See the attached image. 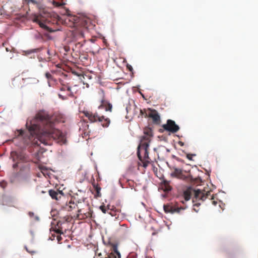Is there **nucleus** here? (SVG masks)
<instances>
[{"instance_id":"f257e3e1","label":"nucleus","mask_w":258,"mask_h":258,"mask_svg":"<svg viewBox=\"0 0 258 258\" xmlns=\"http://www.w3.org/2000/svg\"><path fill=\"white\" fill-rule=\"evenodd\" d=\"M61 114L50 115L44 110L39 111L34 118L36 123H33V146L39 145L37 141L45 145H50L52 140L62 142L64 136L62 133L54 127V121H61Z\"/></svg>"},{"instance_id":"f03ea898","label":"nucleus","mask_w":258,"mask_h":258,"mask_svg":"<svg viewBox=\"0 0 258 258\" xmlns=\"http://www.w3.org/2000/svg\"><path fill=\"white\" fill-rule=\"evenodd\" d=\"M152 137V130L150 128H145L144 135L141 137L140 143L138 147L137 155L144 168H146L150 162L149 157V146Z\"/></svg>"},{"instance_id":"7ed1b4c3","label":"nucleus","mask_w":258,"mask_h":258,"mask_svg":"<svg viewBox=\"0 0 258 258\" xmlns=\"http://www.w3.org/2000/svg\"><path fill=\"white\" fill-rule=\"evenodd\" d=\"M11 158L14 162H18L13 165V168H16L18 166V164L22 163L21 166L20 171L22 173H29L30 172L32 156L28 154L24 151L16 152L12 151L11 153Z\"/></svg>"},{"instance_id":"20e7f679","label":"nucleus","mask_w":258,"mask_h":258,"mask_svg":"<svg viewBox=\"0 0 258 258\" xmlns=\"http://www.w3.org/2000/svg\"><path fill=\"white\" fill-rule=\"evenodd\" d=\"M81 199H79L78 195L74 196H65L62 197L61 201L58 202V205L61 210L70 212L76 209L78 203H81Z\"/></svg>"},{"instance_id":"39448f33","label":"nucleus","mask_w":258,"mask_h":258,"mask_svg":"<svg viewBox=\"0 0 258 258\" xmlns=\"http://www.w3.org/2000/svg\"><path fill=\"white\" fill-rule=\"evenodd\" d=\"M192 194L194 195V198L196 200H200L202 201H205L209 195V194H205L200 189L195 190L191 187H188L183 191V196L184 200H189Z\"/></svg>"},{"instance_id":"423d86ee","label":"nucleus","mask_w":258,"mask_h":258,"mask_svg":"<svg viewBox=\"0 0 258 258\" xmlns=\"http://www.w3.org/2000/svg\"><path fill=\"white\" fill-rule=\"evenodd\" d=\"M81 199V203H78L76 208L78 209L76 218L78 219H85L91 217L92 213L89 205L85 203V199L83 198Z\"/></svg>"},{"instance_id":"0eeeda50","label":"nucleus","mask_w":258,"mask_h":258,"mask_svg":"<svg viewBox=\"0 0 258 258\" xmlns=\"http://www.w3.org/2000/svg\"><path fill=\"white\" fill-rule=\"evenodd\" d=\"M48 16V15L46 13L33 15V22L37 24L42 29L47 31L52 32V31L47 25L49 22L47 19Z\"/></svg>"},{"instance_id":"6e6552de","label":"nucleus","mask_w":258,"mask_h":258,"mask_svg":"<svg viewBox=\"0 0 258 258\" xmlns=\"http://www.w3.org/2000/svg\"><path fill=\"white\" fill-rule=\"evenodd\" d=\"M162 127L163 128V130H159V131L161 133H163L164 130H166L169 132L175 133L179 130L178 125L175 123L174 121L171 119H168L167 120V123L163 124Z\"/></svg>"},{"instance_id":"1a4fd4ad","label":"nucleus","mask_w":258,"mask_h":258,"mask_svg":"<svg viewBox=\"0 0 258 258\" xmlns=\"http://www.w3.org/2000/svg\"><path fill=\"white\" fill-rule=\"evenodd\" d=\"M70 21H73L76 27H82L86 28L89 22V20L86 18L73 16Z\"/></svg>"},{"instance_id":"9d476101","label":"nucleus","mask_w":258,"mask_h":258,"mask_svg":"<svg viewBox=\"0 0 258 258\" xmlns=\"http://www.w3.org/2000/svg\"><path fill=\"white\" fill-rule=\"evenodd\" d=\"M172 172L171 173V176L173 177L182 179L183 180H186L188 179L187 176L184 175L183 173L182 169L176 168L175 167H170Z\"/></svg>"},{"instance_id":"9b49d317","label":"nucleus","mask_w":258,"mask_h":258,"mask_svg":"<svg viewBox=\"0 0 258 258\" xmlns=\"http://www.w3.org/2000/svg\"><path fill=\"white\" fill-rule=\"evenodd\" d=\"M83 114L87 117L90 122H95L104 120L103 116H99L97 113H93L88 111H84Z\"/></svg>"},{"instance_id":"f8f14e48","label":"nucleus","mask_w":258,"mask_h":258,"mask_svg":"<svg viewBox=\"0 0 258 258\" xmlns=\"http://www.w3.org/2000/svg\"><path fill=\"white\" fill-rule=\"evenodd\" d=\"M164 210L165 213H170L171 214L177 213H180L181 211L184 210L186 207H177L175 205H164Z\"/></svg>"},{"instance_id":"ddd939ff","label":"nucleus","mask_w":258,"mask_h":258,"mask_svg":"<svg viewBox=\"0 0 258 258\" xmlns=\"http://www.w3.org/2000/svg\"><path fill=\"white\" fill-rule=\"evenodd\" d=\"M48 193L51 198L52 199L55 200L57 203L61 201L62 197H64L66 196L61 191L58 189H50L48 191Z\"/></svg>"},{"instance_id":"4468645a","label":"nucleus","mask_w":258,"mask_h":258,"mask_svg":"<svg viewBox=\"0 0 258 258\" xmlns=\"http://www.w3.org/2000/svg\"><path fill=\"white\" fill-rule=\"evenodd\" d=\"M121 255L117 249V246L113 244L112 245V249L110 253L106 254L104 258H120Z\"/></svg>"},{"instance_id":"2eb2a0df","label":"nucleus","mask_w":258,"mask_h":258,"mask_svg":"<svg viewBox=\"0 0 258 258\" xmlns=\"http://www.w3.org/2000/svg\"><path fill=\"white\" fill-rule=\"evenodd\" d=\"M148 116L151 118L154 124H159L161 122L160 117L156 110H151Z\"/></svg>"},{"instance_id":"dca6fc26","label":"nucleus","mask_w":258,"mask_h":258,"mask_svg":"<svg viewBox=\"0 0 258 258\" xmlns=\"http://www.w3.org/2000/svg\"><path fill=\"white\" fill-rule=\"evenodd\" d=\"M101 102V104L99 107V108H103L106 111L111 112L112 106L109 101L103 99Z\"/></svg>"},{"instance_id":"f3484780","label":"nucleus","mask_w":258,"mask_h":258,"mask_svg":"<svg viewBox=\"0 0 258 258\" xmlns=\"http://www.w3.org/2000/svg\"><path fill=\"white\" fill-rule=\"evenodd\" d=\"M161 188L165 191H169L172 189V187L170 185V181L164 180L161 184Z\"/></svg>"},{"instance_id":"a211bd4d","label":"nucleus","mask_w":258,"mask_h":258,"mask_svg":"<svg viewBox=\"0 0 258 258\" xmlns=\"http://www.w3.org/2000/svg\"><path fill=\"white\" fill-rule=\"evenodd\" d=\"M119 211L117 210L113 206L108 205L107 213L110 214L111 216H115L117 215Z\"/></svg>"},{"instance_id":"6ab92c4d","label":"nucleus","mask_w":258,"mask_h":258,"mask_svg":"<svg viewBox=\"0 0 258 258\" xmlns=\"http://www.w3.org/2000/svg\"><path fill=\"white\" fill-rule=\"evenodd\" d=\"M26 126L30 134V136L29 137L28 139L29 141H30V136H32V120L31 119H29L27 121L26 123Z\"/></svg>"},{"instance_id":"aec40b11","label":"nucleus","mask_w":258,"mask_h":258,"mask_svg":"<svg viewBox=\"0 0 258 258\" xmlns=\"http://www.w3.org/2000/svg\"><path fill=\"white\" fill-rule=\"evenodd\" d=\"M73 93L71 91V88H70V91H67V93L65 96H63L60 94H58V97L62 100H66L68 98V97H73Z\"/></svg>"},{"instance_id":"412c9836","label":"nucleus","mask_w":258,"mask_h":258,"mask_svg":"<svg viewBox=\"0 0 258 258\" xmlns=\"http://www.w3.org/2000/svg\"><path fill=\"white\" fill-rule=\"evenodd\" d=\"M104 120H102V121H99V122H101V125H102V126L103 127H107L109 123H110V120L109 118H105L103 116V119Z\"/></svg>"},{"instance_id":"4be33fe9","label":"nucleus","mask_w":258,"mask_h":258,"mask_svg":"<svg viewBox=\"0 0 258 258\" xmlns=\"http://www.w3.org/2000/svg\"><path fill=\"white\" fill-rule=\"evenodd\" d=\"M29 3H32V0H24L23 2V7L24 9H28V10L30 11V9L29 7Z\"/></svg>"},{"instance_id":"5701e85b","label":"nucleus","mask_w":258,"mask_h":258,"mask_svg":"<svg viewBox=\"0 0 258 258\" xmlns=\"http://www.w3.org/2000/svg\"><path fill=\"white\" fill-rule=\"evenodd\" d=\"M35 166L40 170L41 173L44 175V172L47 171V168L45 166L42 165H38L37 164H35Z\"/></svg>"},{"instance_id":"b1692460","label":"nucleus","mask_w":258,"mask_h":258,"mask_svg":"<svg viewBox=\"0 0 258 258\" xmlns=\"http://www.w3.org/2000/svg\"><path fill=\"white\" fill-rule=\"evenodd\" d=\"M26 81V79H22V80H20L19 78H15L13 80V84L14 86H17L18 84L21 82H23V83H25Z\"/></svg>"},{"instance_id":"393cba45","label":"nucleus","mask_w":258,"mask_h":258,"mask_svg":"<svg viewBox=\"0 0 258 258\" xmlns=\"http://www.w3.org/2000/svg\"><path fill=\"white\" fill-rule=\"evenodd\" d=\"M207 193L209 194V195H208V197L206 199L209 198V199H210L211 200V202H212V204L216 206L217 205V202L214 200L213 196H211V192L210 191H208Z\"/></svg>"},{"instance_id":"a878e982","label":"nucleus","mask_w":258,"mask_h":258,"mask_svg":"<svg viewBox=\"0 0 258 258\" xmlns=\"http://www.w3.org/2000/svg\"><path fill=\"white\" fill-rule=\"evenodd\" d=\"M52 3L53 5L56 7H62L63 5H64V3H60L57 2L53 0L52 1Z\"/></svg>"},{"instance_id":"bb28decb","label":"nucleus","mask_w":258,"mask_h":258,"mask_svg":"<svg viewBox=\"0 0 258 258\" xmlns=\"http://www.w3.org/2000/svg\"><path fill=\"white\" fill-rule=\"evenodd\" d=\"M95 190L96 192L97 196L99 197H101V193H100L101 187L98 186H96L95 187Z\"/></svg>"},{"instance_id":"cd10ccee","label":"nucleus","mask_w":258,"mask_h":258,"mask_svg":"<svg viewBox=\"0 0 258 258\" xmlns=\"http://www.w3.org/2000/svg\"><path fill=\"white\" fill-rule=\"evenodd\" d=\"M100 209L101 210V211L104 213H107V210H108V206L107 207H106L105 206L102 205L100 207Z\"/></svg>"},{"instance_id":"c85d7f7f","label":"nucleus","mask_w":258,"mask_h":258,"mask_svg":"<svg viewBox=\"0 0 258 258\" xmlns=\"http://www.w3.org/2000/svg\"><path fill=\"white\" fill-rule=\"evenodd\" d=\"M70 87L68 86H63L60 88V91H70Z\"/></svg>"},{"instance_id":"c756f323","label":"nucleus","mask_w":258,"mask_h":258,"mask_svg":"<svg viewBox=\"0 0 258 258\" xmlns=\"http://www.w3.org/2000/svg\"><path fill=\"white\" fill-rule=\"evenodd\" d=\"M32 51L31 50H27V51L23 50V54L27 56V55H29V54H31L32 53Z\"/></svg>"},{"instance_id":"7c9ffc66","label":"nucleus","mask_w":258,"mask_h":258,"mask_svg":"<svg viewBox=\"0 0 258 258\" xmlns=\"http://www.w3.org/2000/svg\"><path fill=\"white\" fill-rule=\"evenodd\" d=\"M7 185V183L5 181H2L0 182V186L3 188H5Z\"/></svg>"},{"instance_id":"2f4dec72","label":"nucleus","mask_w":258,"mask_h":258,"mask_svg":"<svg viewBox=\"0 0 258 258\" xmlns=\"http://www.w3.org/2000/svg\"><path fill=\"white\" fill-rule=\"evenodd\" d=\"M200 205V203H197L194 205V210L196 212H198L199 211V209H197V208H198L199 206Z\"/></svg>"},{"instance_id":"473e14b6","label":"nucleus","mask_w":258,"mask_h":258,"mask_svg":"<svg viewBox=\"0 0 258 258\" xmlns=\"http://www.w3.org/2000/svg\"><path fill=\"white\" fill-rule=\"evenodd\" d=\"M17 132L19 133L18 136H23L24 135V131L23 130H18Z\"/></svg>"},{"instance_id":"72a5a7b5","label":"nucleus","mask_w":258,"mask_h":258,"mask_svg":"<svg viewBox=\"0 0 258 258\" xmlns=\"http://www.w3.org/2000/svg\"><path fill=\"white\" fill-rule=\"evenodd\" d=\"M45 77L46 78H47L48 79H51L52 78V76L49 73H45Z\"/></svg>"},{"instance_id":"f704fd0d","label":"nucleus","mask_w":258,"mask_h":258,"mask_svg":"<svg viewBox=\"0 0 258 258\" xmlns=\"http://www.w3.org/2000/svg\"><path fill=\"white\" fill-rule=\"evenodd\" d=\"M83 45V43L81 41L79 42L78 43L76 44V46H79V47H82Z\"/></svg>"},{"instance_id":"c9c22d12","label":"nucleus","mask_w":258,"mask_h":258,"mask_svg":"<svg viewBox=\"0 0 258 258\" xmlns=\"http://www.w3.org/2000/svg\"><path fill=\"white\" fill-rule=\"evenodd\" d=\"M39 221V218L38 217V216H35L34 218H33V221Z\"/></svg>"},{"instance_id":"e433bc0d","label":"nucleus","mask_w":258,"mask_h":258,"mask_svg":"<svg viewBox=\"0 0 258 258\" xmlns=\"http://www.w3.org/2000/svg\"><path fill=\"white\" fill-rule=\"evenodd\" d=\"M79 37L82 38H84V34L82 32H80L79 33Z\"/></svg>"},{"instance_id":"4c0bfd02","label":"nucleus","mask_w":258,"mask_h":258,"mask_svg":"<svg viewBox=\"0 0 258 258\" xmlns=\"http://www.w3.org/2000/svg\"><path fill=\"white\" fill-rule=\"evenodd\" d=\"M178 144L179 145H180V146H183L184 145V143H183V142H181V141H179V142H178Z\"/></svg>"},{"instance_id":"58836bf2","label":"nucleus","mask_w":258,"mask_h":258,"mask_svg":"<svg viewBox=\"0 0 258 258\" xmlns=\"http://www.w3.org/2000/svg\"><path fill=\"white\" fill-rule=\"evenodd\" d=\"M127 68L128 69V70L130 71H132L133 70V68H132V67L131 66L127 65Z\"/></svg>"},{"instance_id":"ea45409f","label":"nucleus","mask_w":258,"mask_h":258,"mask_svg":"<svg viewBox=\"0 0 258 258\" xmlns=\"http://www.w3.org/2000/svg\"><path fill=\"white\" fill-rule=\"evenodd\" d=\"M25 249H26V250L28 252H29L30 253H32V251H29V250L28 249V248H27V246H25Z\"/></svg>"},{"instance_id":"a19ab883","label":"nucleus","mask_w":258,"mask_h":258,"mask_svg":"<svg viewBox=\"0 0 258 258\" xmlns=\"http://www.w3.org/2000/svg\"><path fill=\"white\" fill-rule=\"evenodd\" d=\"M55 232H56L57 233H60V234L62 233V232H61V230H59V229H57V230H56L55 231Z\"/></svg>"},{"instance_id":"79ce46f5","label":"nucleus","mask_w":258,"mask_h":258,"mask_svg":"<svg viewBox=\"0 0 258 258\" xmlns=\"http://www.w3.org/2000/svg\"><path fill=\"white\" fill-rule=\"evenodd\" d=\"M187 157L188 159L191 160V158L190 157V155H187Z\"/></svg>"},{"instance_id":"37998d69","label":"nucleus","mask_w":258,"mask_h":258,"mask_svg":"<svg viewBox=\"0 0 258 258\" xmlns=\"http://www.w3.org/2000/svg\"><path fill=\"white\" fill-rule=\"evenodd\" d=\"M58 240L59 241L60 239H61V237H57Z\"/></svg>"},{"instance_id":"c03bdc74","label":"nucleus","mask_w":258,"mask_h":258,"mask_svg":"<svg viewBox=\"0 0 258 258\" xmlns=\"http://www.w3.org/2000/svg\"><path fill=\"white\" fill-rule=\"evenodd\" d=\"M58 240L59 241L60 239H61V237H57Z\"/></svg>"},{"instance_id":"a18cd8bd","label":"nucleus","mask_w":258,"mask_h":258,"mask_svg":"<svg viewBox=\"0 0 258 258\" xmlns=\"http://www.w3.org/2000/svg\"><path fill=\"white\" fill-rule=\"evenodd\" d=\"M140 112H141V114H143V111H142V110H141Z\"/></svg>"},{"instance_id":"49530a36","label":"nucleus","mask_w":258,"mask_h":258,"mask_svg":"<svg viewBox=\"0 0 258 258\" xmlns=\"http://www.w3.org/2000/svg\"><path fill=\"white\" fill-rule=\"evenodd\" d=\"M25 144H28V142H27V141H25Z\"/></svg>"},{"instance_id":"de8ad7c7","label":"nucleus","mask_w":258,"mask_h":258,"mask_svg":"<svg viewBox=\"0 0 258 258\" xmlns=\"http://www.w3.org/2000/svg\"><path fill=\"white\" fill-rule=\"evenodd\" d=\"M33 4L36 3V2H35L34 0H33Z\"/></svg>"},{"instance_id":"09e8293b","label":"nucleus","mask_w":258,"mask_h":258,"mask_svg":"<svg viewBox=\"0 0 258 258\" xmlns=\"http://www.w3.org/2000/svg\"><path fill=\"white\" fill-rule=\"evenodd\" d=\"M33 52H35V50H34V49H33Z\"/></svg>"}]
</instances>
